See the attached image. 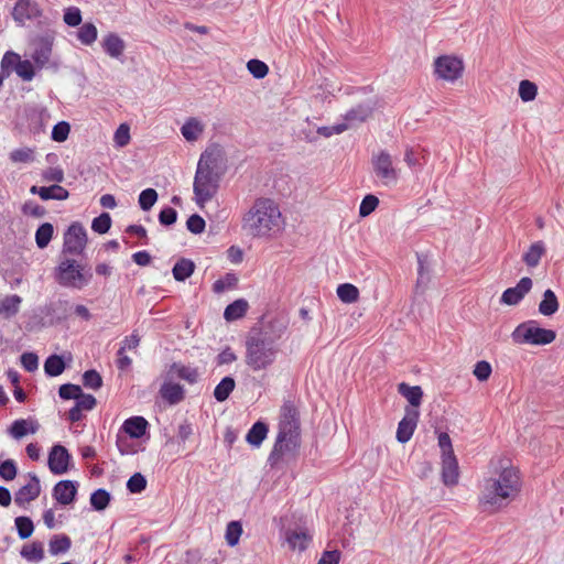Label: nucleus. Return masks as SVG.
<instances>
[{
  "label": "nucleus",
  "mask_w": 564,
  "mask_h": 564,
  "mask_svg": "<svg viewBox=\"0 0 564 564\" xmlns=\"http://www.w3.org/2000/svg\"><path fill=\"white\" fill-rule=\"evenodd\" d=\"M227 171V159L219 144H210L202 152L193 182L195 203L203 208L214 198Z\"/></svg>",
  "instance_id": "1"
},
{
  "label": "nucleus",
  "mask_w": 564,
  "mask_h": 564,
  "mask_svg": "<svg viewBox=\"0 0 564 564\" xmlns=\"http://www.w3.org/2000/svg\"><path fill=\"white\" fill-rule=\"evenodd\" d=\"M522 480L520 471L514 466H501L492 477L484 480L479 503L498 510L513 501L521 491Z\"/></svg>",
  "instance_id": "2"
},
{
  "label": "nucleus",
  "mask_w": 564,
  "mask_h": 564,
  "mask_svg": "<svg viewBox=\"0 0 564 564\" xmlns=\"http://www.w3.org/2000/svg\"><path fill=\"white\" fill-rule=\"evenodd\" d=\"M282 226V214L271 198H257L242 217V229L254 238L271 237L279 232Z\"/></svg>",
  "instance_id": "3"
},
{
  "label": "nucleus",
  "mask_w": 564,
  "mask_h": 564,
  "mask_svg": "<svg viewBox=\"0 0 564 564\" xmlns=\"http://www.w3.org/2000/svg\"><path fill=\"white\" fill-rule=\"evenodd\" d=\"M300 446V423L297 412L292 404H284L279 422V432L269 456L271 466L276 465L285 455H293Z\"/></svg>",
  "instance_id": "4"
},
{
  "label": "nucleus",
  "mask_w": 564,
  "mask_h": 564,
  "mask_svg": "<svg viewBox=\"0 0 564 564\" xmlns=\"http://www.w3.org/2000/svg\"><path fill=\"white\" fill-rule=\"evenodd\" d=\"M278 354L279 346L269 336L257 334L246 340L245 362L253 371L264 370L272 366Z\"/></svg>",
  "instance_id": "5"
},
{
  "label": "nucleus",
  "mask_w": 564,
  "mask_h": 564,
  "mask_svg": "<svg viewBox=\"0 0 564 564\" xmlns=\"http://www.w3.org/2000/svg\"><path fill=\"white\" fill-rule=\"evenodd\" d=\"M511 336L517 344L540 346L554 341L556 333L552 329L540 327L536 321L531 319L518 325Z\"/></svg>",
  "instance_id": "6"
},
{
  "label": "nucleus",
  "mask_w": 564,
  "mask_h": 564,
  "mask_svg": "<svg viewBox=\"0 0 564 564\" xmlns=\"http://www.w3.org/2000/svg\"><path fill=\"white\" fill-rule=\"evenodd\" d=\"M91 273L83 272V268L74 259H64L56 269V281L66 288L82 289L89 283Z\"/></svg>",
  "instance_id": "7"
},
{
  "label": "nucleus",
  "mask_w": 564,
  "mask_h": 564,
  "mask_svg": "<svg viewBox=\"0 0 564 564\" xmlns=\"http://www.w3.org/2000/svg\"><path fill=\"white\" fill-rule=\"evenodd\" d=\"M371 164L376 177L382 185L390 187L398 183L399 170L393 165L390 153L381 150L372 154Z\"/></svg>",
  "instance_id": "8"
},
{
  "label": "nucleus",
  "mask_w": 564,
  "mask_h": 564,
  "mask_svg": "<svg viewBox=\"0 0 564 564\" xmlns=\"http://www.w3.org/2000/svg\"><path fill=\"white\" fill-rule=\"evenodd\" d=\"M434 74L437 79L454 83L462 77L464 72L463 61L454 55H441L435 58Z\"/></svg>",
  "instance_id": "9"
},
{
  "label": "nucleus",
  "mask_w": 564,
  "mask_h": 564,
  "mask_svg": "<svg viewBox=\"0 0 564 564\" xmlns=\"http://www.w3.org/2000/svg\"><path fill=\"white\" fill-rule=\"evenodd\" d=\"M87 242V234L84 226L79 223H73L64 235L63 252L70 254H80Z\"/></svg>",
  "instance_id": "10"
},
{
  "label": "nucleus",
  "mask_w": 564,
  "mask_h": 564,
  "mask_svg": "<svg viewBox=\"0 0 564 564\" xmlns=\"http://www.w3.org/2000/svg\"><path fill=\"white\" fill-rule=\"evenodd\" d=\"M42 14L40 4L34 0H17L11 11L12 19L20 26L26 21L40 19Z\"/></svg>",
  "instance_id": "11"
},
{
  "label": "nucleus",
  "mask_w": 564,
  "mask_h": 564,
  "mask_svg": "<svg viewBox=\"0 0 564 564\" xmlns=\"http://www.w3.org/2000/svg\"><path fill=\"white\" fill-rule=\"evenodd\" d=\"M533 282L530 278L523 276L513 288L503 291L500 302L506 305H517L531 291Z\"/></svg>",
  "instance_id": "12"
},
{
  "label": "nucleus",
  "mask_w": 564,
  "mask_h": 564,
  "mask_svg": "<svg viewBox=\"0 0 564 564\" xmlns=\"http://www.w3.org/2000/svg\"><path fill=\"white\" fill-rule=\"evenodd\" d=\"M420 412L416 409H405L404 417L399 422L397 429V440L400 443H406L411 440L417 421Z\"/></svg>",
  "instance_id": "13"
},
{
  "label": "nucleus",
  "mask_w": 564,
  "mask_h": 564,
  "mask_svg": "<svg viewBox=\"0 0 564 564\" xmlns=\"http://www.w3.org/2000/svg\"><path fill=\"white\" fill-rule=\"evenodd\" d=\"M70 455L62 445H54L48 454V467L55 475L65 474L68 469Z\"/></svg>",
  "instance_id": "14"
},
{
  "label": "nucleus",
  "mask_w": 564,
  "mask_h": 564,
  "mask_svg": "<svg viewBox=\"0 0 564 564\" xmlns=\"http://www.w3.org/2000/svg\"><path fill=\"white\" fill-rule=\"evenodd\" d=\"M30 481L22 486L14 495V502L18 506H23L32 500H35L41 494L40 479L35 474H29Z\"/></svg>",
  "instance_id": "15"
},
{
  "label": "nucleus",
  "mask_w": 564,
  "mask_h": 564,
  "mask_svg": "<svg viewBox=\"0 0 564 564\" xmlns=\"http://www.w3.org/2000/svg\"><path fill=\"white\" fill-rule=\"evenodd\" d=\"M77 494V482L61 480L53 488V497L61 505L67 506L74 502Z\"/></svg>",
  "instance_id": "16"
},
{
  "label": "nucleus",
  "mask_w": 564,
  "mask_h": 564,
  "mask_svg": "<svg viewBox=\"0 0 564 564\" xmlns=\"http://www.w3.org/2000/svg\"><path fill=\"white\" fill-rule=\"evenodd\" d=\"M458 463L454 453L442 455V479L446 486L456 485L458 481Z\"/></svg>",
  "instance_id": "17"
},
{
  "label": "nucleus",
  "mask_w": 564,
  "mask_h": 564,
  "mask_svg": "<svg viewBox=\"0 0 564 564\" xmlns=\"http://www.w3.org/2000/svg\"><path fill=\"white\" fill-rule=\"evenodd\" d=\"M101 46L107 55L115 59H121L126 50L124 41L116 33L104 36Z\"/></svg>",
  "instance_id": "18"
},
{
  "label": "nucleus",
  "mask_w": 564,
  "mask_h": 564,
  "mask_svg": "<svg viewBox=\"0 0 564 564\" xmlns=\"http://www.w3.org/2000/svg\"><path fill=\"white\" fill-rule=\"evenodd\" d=\"M40 424L32 419L15 420L9 427V434L14 440H21L28 434H34L39 431Z\"/></svg>",
  "instance_id": "19"
},
{
  "label": "nucleus",
  "mask_w": 564,
  "mask_h": 564,
  "mask_svg": "<svg viewBox=\"0 0 564 564\" xmlns=\"http://www.w3.org/2000/svg\"><path fill=\"white\" fill-rule=\"evenodd\" d=\"M160 395L170 405H175L184 400L185 390L178 383L164 382L160 388Z\"/></svg>",
  "instance_id": "20"
},
{
  "label": "nucleus",
  "mask_w": 564,
  "mask_h": 564,
  "mask_svg": "<svg viewBox=\"0 0 564 564\" xmlns=\"http://www.w3.org/2000/svg\"><path fill=\"white\" fill-rule=\"evenodd\" d=\"M32 194H37L43 200L48 199H56V200H64L69 196V193L67 189H65L63 186L54 184L51 186H32L31 187Z\"/></svg>",
  "instance_id": "21"
},
{
  "label": "nucleus",
  "mask_w": 564,
  "mask_h": 564,
  "mask_svg": "<svg viewBox=\"0 0 564 564\" xmlns=\"http://www.w3.org/2000/svg\"><path fill=\"white\" fill-rule=\"evenodd\" d=\"M398 392L410 403V409H416L422 403L423 390L420 386H409L405 382L398 384ZM409 409V406L406 408Z\"/></svg>",
  "instance_id": "22"
},
{
  "label": "nucleus",
  "mask_w": 564,
  "mask_h": 564,
  "mask_svg": "<svg viewBox=\"0 0 564 564\" xmlns=\"http://www.w3.org/2000/svg\"><path fill=\"white\" fill-rule=\"evenodd\" d=\"M545 243L539 240L529 247V249L523 253L522 260L528 268H535L539 265L540 260L545 256Z\"/></svg>",
  "instance_id": "23"
},
{
  "label": "nucleus",
  "mask_w": 564,
  "mask_h": 564,
  "mask_svg": "<svg viewBox=\"0 0 564 564\" xmlns=\"http://www.w3.org/2000/svg\"><path fill=\"white\" fill-rule=\"evenodd\" d=\"M148 425L143 416H132L124 421L122 429L130 437L140 438L145 434Z\"/></svg>",
  "instance_id": "24"
},
{
  "label": "nucleus",
  "mask_w": 564,
  "mask_h": 564,
  "mask_svg": "<svg viewBox=\"0 0 564 564\" xmlns=\"http://www.w3.org/2000/svg\"><path fill=\"white\" fill-rule=\"evenodd\" d=\"M204 124L195 117L188 118L181 128V133L188 142H194L204 132Z\"/></svg>",
  "instance_id": "25"
},
{
  "label": "nucleus",
  "mask_w": 564,
  "mask_h": 564,
  "mask_svg": "<svg viewBox=\"0 0 564 564\" xmlns=\"http://www.w3.org/2000/svg\"><path fill=\"white\" fill-rule=\"evenodd\" d=\"M285 539L290 549L304 551L311 541V535L302 530H288Z\"/></svg>",
  "instance_id": "26"
},
{
  "label": "nucleus",
  "mask_w": 564,
  "mask_h": 564,
  "mask_svg": "<svg viewBox=\"0 0 564 564\" xmlns=\"http://www.w3.org/2000/svg\"><path fill=\"white\" fill-rule=\"evenodd\" d=\"M372 113V108L368 105H358L346 112L345 123L349 127L366 121Z\"/></svg>",
  "instance_id": "27"
},
{
  "label": "nucleus",
  "mask_w": 564,
  "mask_h": 564,
  "mask_svg": "<svg viewBox=\"0 0 564 564\" xmlns=\"http://www.w3.org/2000/svg\"><path fill=\"white\" fill-rule=\"evenodd\" d=\"M560 304L555 293L547 289L543 293V299L539 304V312L544 316H552L558 311Z\"/></svg>",
  "instance_id": "28"
},
{
  "label": "nucleus",
  "mask_w": 564,
  "mask_h": 564,
  "mask_svg": "<svg viewBox=\"0 0 564 564\" xmlns=\"http://www.w3.org/2000/svg\"><path fill=\"white\" fill-rule=\"evenodd\" d=\"M249 307V304L246 300L239 299L230 303L224 312V317L226 321L231 322L241 318L245 316Z\"/></svg>",
  "instance_id": "29"
},
{
  "label": "nucleus",
  "mask_w": 564,
  "mask_h": 564,
  "mask_svg": "<svg viewBox=\"0 0 564 564\" xmlns=\"http://www.w3.org/2000/svg\"><path fill=\"white\" fill-rule=\"evenodd\" d=\"M171 371H173L180 379L185 380L191 384L196 383L199 377L197 368L185 366L180 362L172 364Z\"/></svg>",
  "instance_id": "30"
},
{
  "label": "nucleus",
  "mask_w": 564,
  "mask_h": 564,
  "mask_svg": "<svg viewBox=\"0 0 564 564\" xmlns=\"http://www.w3.org/2000/svg\"><path fill=\"white\" fill-rule=\"evenodd\" d=\"M194 270V262L189 259L183 258L174 264L172 273L176 281H185L193 274Z\"/></svg>",
  "instance_id": "31"
},
{
  "label": "nucleus",
  "mask_w": 564,
  "mask_h": 564,
  "mask_svg": "<svg viewBox=\"0 0 564 564\" xmlns=\"http://www.w3.org/2000/svg\"><path fill=\"white\" fill-rule=\"evenodd\" d=\"M267 424H264L263 422H256L247 433L246 440L250 445L258 447L267 437Z\"/></svg>",
  "instance_id": "32"
},
{
  "label": "nucleus",
  "mask_w": 564,
  "mask_h": 564,
  "mask_svg": "<svg viewBox=\"0 0 564 564\" xmlns=\"http://www.w3.org/2000/svg\"><path fill=\"white\" fill-rule=\"evenodd\" d=\"M72 541L66 534L54 535L48 543V551L52 555L64 554L69 551Z\"/></svg>",
  "instance_id": "33"
},
{
  "label": "nucleus",
  "mask_w": 564,
  "mask_h": 564,
  "mask_svg": "<svg viewBox=\"0 0 564 564\" xmlns=\"http://www.w3.org/2000/svg\"><path fill=\"white\" fill-rule=\"evenodd\" d=\"M236 387L235 379L231 377H225L220 380V382L215 387L214 398L218 402L226 401L230 393L234 391Z\"/></svg>",
  "instance_id": "34"
},
{
  "label": "nucleus",
  "mask_w": 564,
  "mask_h": 564,
  "mask_svg": "<svg viewBox=\"0 0 564 564\" xmlns=\"http://www.w3.org/2000/svg\"><path fill=\"white\" fill-rule=\"evenodd\" d=\"M21 302L22 299L17 294L7 296L0 302V315L4 317L14 316L19 312Z\"/></svg>",
  "instance_id": "35"
},
{
  "label": "nucleus",
  "mask_w": 564,
  "mask_h": 564,
  "mask_svg": "<svg viewBox=\"0 0 564 564\" xmlns=\"http://www.w3.org/2000/svg\"><path fill=\"white\" fill-rule=\"evenodd\" d=\"M98 31L94 23L86 22L77 31V39L84 45H91L97 40Z\"/></svg>",
  "instance_id": "36"
},
{
  "label": "nucleus",
  "mask_w": 564,
  "mask_h": 564,
  "mask_svg": "<svg viewBox=\"0 0 564 564\" xmlns=\"http://www.w3.org/2000/svg\"><path fill=\"white\" fill-rule=\"evenodd\" d=\"M65 370V362L58 355H51L44 362V371L50 377H57Z\"/></svg>",
  "instance_id": "37"
},
{
  "label": "nucleus",
  "mask_w": 564,
  "mask_h": 564,
  "mask_svg": "<svg viewBox=\"0 0 564 564\" xmlns=\"http://www.w3.org/2000/svg\"><path fill=\"white\" fill-rule=\"evenodd\" d=\"M21 556L30 562H40L44 558V550L41 542L26 544L21 550Z\"/></svg>",
  "instance_id": "38"
},
{
  "label": "nucleus",
  "mask_w": 564,
  "mask_h": 564,
  "mask_svg": "<svg viewBox=\"0 0 564 564\" xmlns=\"http://www.w3.org/2000/svg\"><path fill=\"white\" fill-rule=\"evenodd\" d=\"M337 296L344 303H355L359 297L358 289L350 283H344L337 288Z\"/></svg>",
  "instance_id": "39"
},
{
  "label": "nucleus",
  "mask_w": 564,
  "mask_h": 564,
  "mask_svg": "<svg viewBox=\"0 0 564 564\" xmlns=\"http://www.w3.org/2000/svg\"><path fill=\"white\" fill-rule=\"evenodd\" d=\"M54 228L52 224H42L35 232V241L39 248L44 249L53 237Z\"/></svg>",
  "instance_id": "40"
},
{
  "label": "nucleus",
  "mask_w": 564,
  "mask_h": 564,
  "mask_svg": "<svg viewBox=\"0 0 564 564\" xmlns=\"http://www.w3.org/2000/svg\"><path fill=\"white\" fill-rule=\"evenodd\" d=\"M110 502V494L105 489H97L90 496V505L97 511H102Z\"/></svg>",
  "instance_id": "41"
},
{
  "label": "nucleus",
  "mask_w": 564,
  "mask_h": 564,
  "mask_svg": "<svg viewBox=\"0 0 564 564\" xmlns=\"http://www.w3.org/2000/svg\"><path fill=\"white\" fill-rule=\"evenodd\" d=\"M12 163H31L34 161V151L31 148H19L14 149L9 154Z\"/></svg>",
  "instance_id": "42"
},
{
  "label": "nucleus",
  "mask_w": 564,
  "mask_h": 564,
  "mask_svg": "<svg viewBox=\"0 0 564 564\" xmlns=\"http://www.w3.org/2000/svg\"><path fill=\"white\" fill-rule=\"evenodd\" d=\"M242 527L238 521H231L227 524L226 528V542L229 546H235L241 536Z\"/></svg>",
  "instance_id": "43"
},
{
  "label": "nucleus",
  "mask_w": 564,
  "mask_h": 564,
  "mask_svg": "<svg viewBox=\"0 0 564 564\" xmlns=\"http://www.w3.org/2000/svg\"><path fill=\"white\" fill-rule=\"evenodd\" d=\"M536 94L538 87L534 83L528 79H523L520 82L519 96L523 101H532L536 97Z\"/></svg>",
  "instance_id": "44"
},
{
  "label": "nucleus",
  "mask_w": 564,
  "mask_h": 564,
  "mask_svg": "<svg viewBox=\"0 0 564 564\" xmlns=\"http://www.w3.org/2000/svg\"><path fill=\"white\" fill-rule=\"evenodd\" d=\"M15 527L18 530V534L22 540L30 538L34 530L33 522L28 517H18L15 519Z\"/></svg>",
  "instance_id": "45"
},
{
  "label": "nucleus",
  "mask_w": 564,
  "mask_h": 564,
  "mask_svg": "<svg viewBox=\"0 0 564 564\" xmlns=\"http://www.w3.org/2000/svg\"><path fill=\"white\" fill-rule=\"evenodd\" d=\"M247 68L249 73L257 79L264 78L269 73L268 65L264 62L256 58L250 59L247 63Z\"/></svg>",
  "instance_id": "46"
},
{
  "label": "nucleus",
  "mask_w": 564,
  "mask_h": 564,
  "mask_svg": "<svg viewBox=\"0 0 564 564\" xmlns=\"http://www.w3.org/2000/svg\"><path fill=\"white\" fill-rule=\"evenodd\" d=\"M15 73L25 82H31L35 76L33 64L29 59H21L15 65Z\"/></svg>",
  "instance_id": "47"
},
{
  "label": "nucleus",
  "mask_w": 564,
  "mask_h": 564,
  "mask_svg": "<svg viewBox=\"0 0 564 564\" xmlns=\"http://www.w3.org/2000/svg\"><path fill=\"white\" fill-rule=\"evenodd\" d=\"M238 282V278L235 273H227L224 278L218 279L213 284V291L215 293H223L225 290L234 288Z\"/></svg>",
  "instance_id": "48"
},
{
  "label": "nucleus",
  "mask_w": 564,
  "mask_h": 564,
  "mask_svg": "<svg viewBox=\"0 0 564 564\" xmlns=\"http://www.w3.org/2000/svg\"><path fill=\"white\" fill-rule=\"evenodd\" d=\"M417 261H419V268H417L416 290L424 292V290L426 289V286L430 282V272L426 269L422 257L419 256Z\"/></svg>",
  "instance_id": "49"
},
{
  "label": "nucleus",
  "mask_w": 564,
  "mask_h": 564,
  "mask_svg": "<svg viewBox=\"0 0 564 564\" xmlns=\"http://www.w3.org/2000/svg\"><path fill=\"white\" fill-rule=\"evenodd\" d=\"M158 200V193L153 188L143 189L139 195V205L141 209L149 210Z\"/></svg>",
  "instance_id": "50"
},
{
  "label": "nucleus",
  "mask_w": 564,
  "mask_h": 564,
  "mask_svg": "<svg viewBox=\"0 0 564 564\" xmlns=\"http://www.w3.org/2000/svg\"><path fill=\"white\" fill-rule=\"evenodd\" d=\"M145 487H147V479L140 473L133 474L127 481V489L131 494H140L145 489Z\"/></svg>",
  "instance_id": "51"
},
{
  "label": "nucleus",
  "mask_w": 564,
  "mask_h": 564,
  "mask_svg": "<svg viewBox=\"0 0 564 564\" xmlns=\"http://www.w3.org/2000/svg\"><path fill=\"white\" fill-rule=\"evenodd\" d=\"M111 227V217L108 213H102L94 218L91 229L98 234H106Z\"/></svg>",
  "instance_id": "52"
},
{
  "label": "nucleus",
  "mask_w": 564,
  "mask_h": 564,
  "mask_svg": "<svg viewBox=\"0 0 564 564\" xmlns=\"http://www.w3.org/2000/svg\"><path fill=\"white\" fill-rule=\"evenodd\" d=\"M83 384L93 390H98L102 386V378L96 370H87L83 375Z\"/></svg>",
  "instance_id": "53"
},
{
  "label": "nucleus",
  "mask_w": 564,
  "mask_h": 564,
  "mask_svg": "<svg viewBox=\"0 0 564 564\" xmlns=\"http://www.w3.org/2000/svg\"><path fill=\"white\" fill-rule=\"evenodd\" d=\"M115 145L123 148L130 142V128L126 123H121L113 134Z\"/></svg>",
  "instance_id": "54"
},
{
  "label": "nucleus",
  "mask_w": 564,
  "mask_h": 564,
  "mask_svg": "<svg viewBox=\"0 0 564 564\" xmlns=\"http://www.w3.org/2000/svg\"><path fill=\"white\" fill-rule=\"evenodd\" d=\"M378 205L379 199L377 196L371 194L365 196L359 206V215L361 217H367L377 208Z\"/></svg>",
  "instance_id": "55"
},
{
  "label": "nucleus",
  "mask_w": 564,
  "mask_h": 564,
  "mask_svg": "<svg viewBox=\"0 0 564 564\" xmlns=\"http://www.w3.org/2000/svg\"><path fill=\"white\" fill-rule=\"evenodd\" d=\"M69 131H70L69 123L66 121H61L53 127L52 135H51L52 140L56 141V142H64L65 140H67Z\"/></svg>",
  "instance_id": "56"
},
{
  "label": "nucleus",
  "mask_w": 564,
  "mask_h": 564,
  "mask_svg": "<svg viewBox=\"0 0 564 564\" xmlns=\"http://www.w3.org/2000/svg\"><path fill=\"white\" fill-rule=\"evenodd\" d=\"M18 468L12 459H7L0 464V477L7 481L13 480L17 477Z\"/></svg>",
  "instance_id": "57"
},
{
  "label": "nucleus",
  "mask_w": 564,
  "mask_h": 564,
  "mask_svg": "<svg viewBox=\"0 0 564 564\" xmlns=\"http://www.w3.org/2000/svg\"><path fill=\"white\" fill-rule=\"evenodd\" d=\"M51 52H52L51 47L48 45L44 44V45L35 48V51L32 54V58L36 65L42 67L48 63V61L51 58Z\"/></svg>",
  "instance_id": "58"
},
{
  "label": "nucleus",
  "mask_w": 564,
  "mask_h": 564,
  "mask_svg": "<svg viewBox=\"0 0 564 564\" xmlns=\"http://www.w3.org/2000/svg\"><path fill=\"white\" fill-rule=\"evenodd\" d=\"M82 388L76 384L65 383L59 387L58 394L64 400H70L80 397Z\"/></svg>",
  "instance_id": "59"
},
{
  "label": "nucleus",
  "mask_w": 564,
  "mask_h": 564,
  "mask_svg": "<svg viewBox=\"0 0 564 564\" xmlns=\"http://www.w3.org/2000/svg\"><path fill=\"white\" fill-rule=\"evenodd\" d=\"M491 371L492 369L490 364L488 361L480 360L475 365L473 373L479 381H486L490 377Z\"/></svg>",
  "instance_id": "60"
},
{
  "label": "nucleus",
  "mask_w": 564,
  "mask_h": 564,
  "mask_svg": "<svg viewBox=\"0 0 564 564\" xmlns=\"http://www.w3.org/2000/svg\"><path fill=\"white\" fill-rule=\"evenodd\" d=\"M63 19L68 26H78L82 23V12L77 7H70L66 9Z\"/></svg>",
  "instance_id": "61"
},
{
  "label": "nucleus",
  "mask_w": 564,
  "mask_h": 564,
  "mask_svg": "<svg viewBox=\"0 0 564 564\" xmlns=\"http://www.w3.org/2000/svg\"><path fill=\"white\" fill-rule=\"evenodd\" d=\"M186 228L195 235L202 234L205 229V220L197 214L188 217Z\"/></svg>",
  "instance_id": "62"
},
{
  "label": "nucleus",
  "mask_w": 564,
  "mask_h": 564,
  "mask_svg": "<svg viewBox=\"0 0 564 564\" xmlns=\"http://www.w3.org/2000/svg\"><path fill=\"white\" fill-rule=\"evenodd\" d=\"M21 364L26 371L33 372L39 368V357L34 352H24L21 355Z\"/></svg>",
  "instance_id": "63"
},
{
  "label": "nucleus",
  "mask_w": 564,
  "mask_h": 564,
  "mask_svg": "<svg viewBox=\"0 0 564 564\" xmlns=\"http://www.w3.org/2000/svg\"><path fill=\"white\" fill-rule=\"evenodd\" d=\"M177 219V212L172 207L163 208L159 214V221L163 226H171Z\"/></svg>",
  "instance_id": "64"
}]
</instances>
